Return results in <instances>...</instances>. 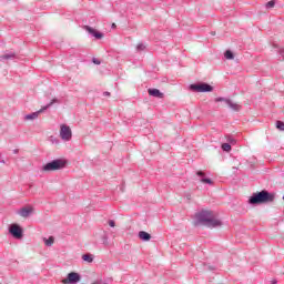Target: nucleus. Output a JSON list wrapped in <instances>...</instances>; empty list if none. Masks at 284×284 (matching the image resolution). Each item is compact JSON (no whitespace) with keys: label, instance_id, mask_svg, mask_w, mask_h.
Segmentation results:
<instances>
[{"label":"nucleus","instance_id":"f257e3e1","mask_svg":"<svg viewBox=\"0 0 284 284\" xmlns=\"http://www.w3.org/2000/svg\"><path fill=\"white\" fill-rule=\"evenodd\" d=\"M195 225H205V227H221L223 223L221 220L214 219L212 211H201L195 214Z\"/></svg>","mask_w":284,"mask_h":284},{"label":"nucleus","instance_id":"f03ea898","mask_svg":"<svg viewBox=\"0 0 284 284\" xmlns=\"http://www.w3.org/2000/svg\"><path fill=\"white\" fill-rule=\"evenodd\" d=\"M274 201V194H271L267 191H261L258 193H254L250 199V205H258V203H272Z\"/></svg>","mask_w":284,"mask_h":284},{"label":"nucleus","instance_id":"7ed1b4c3","mask_svg":"<svg viewBox=\"0 0 284 284\" xmlns=\"http://www.w3.org/2000/svg\"><path fill=\"white\" fill-rule=\"evenodd\" d=\"M68 165V161L63 159H55L42 166L43 172H57L58 170H63Z\"/></svg>","mask_w":284,"mask_h":284},{"label":"nucleus","instance_id":"20e7f679","mask_svg":"<svg viewBox=\"0 0 284 284\" xmlns=\"http://www.w3.org/2000/svg\"><path fill=\"white\" fill-rule=\"evenodd\" d=\"M54 103H59V100L57 98L52 99L49 104L42 106L39 111L27 114L24 116V120L26 121H34V119H39V114H41L42 112H45V110H48L49 108H52V105H54Z\"/></svg>","mask_w":284,"mask_h":284},{"label":"nucleus","instance_id":"39448f33","mask_svg":"<svg viewBox=\"0 0 284 284\" xmlns=\"http://www.w3.org/2000/svg\"><path fill=\"white\" fill-rule=\"evenodd\" d=\"M189 88L192 92H212L214 90V87L207 83L191 84Z\"/></svg>","mask_w":284,"mask_h":284},{"label":"nucleus","instance_id":"423d86ee","mask_svg":"<svg viewBox=\"0 0 284 284\" xmlns=\"http://www.w3.org/2000/svg\"><path fill=\"white\" fill-rule=\"evenodd\" d=\"M225 103L230 110H233V112H239L241 110V105L237 103H234L231 99L227 98H216L215 103Z\"/></svg>","mask_w":284,"mask_h":284},{"label":"nucleus","instance_id":"0eeeda50","mask_svg":"<svg viewBox=\"0 0 284 284\" xmlns=\"http://www.w3.org/2000/svg\"><path fill=\"white\" fill-rule=\"evenodd\" d=\"M60 136L62 141H71L72 140V129L67 124H61L60 126Z\"/></svg>","mask_w":284,"mask_h":284},{"label":"nucleus","instance_id":"6e6552de","mask_svg":"<svg viewBox=\"0 0 284 284\" xmlns=\"http://www.w3.org/2000/svg\"><path fill=\"white\" fill-rule=\"evenodd\" d=\"M9 233L13 239H23V229L19 224H11L9 227Z\"/></svg>","mask_w":284,"mask_h":284},{"label":"nucleus","instance_id":"1a4fd4ad","mask_svg":"<svg viewBox=\"0 0 284 284\" xmlns=\"http://www.w3.org/2000/svg\"><path fill=\"white\" fill-rule=\"evenodd\" d=\"M79 281H81V275H79V273L71 272L68 274V280H64L63 283L74 284L79 283Z\"/></svg>","mask_w":284,"mask_h":284},{"label":"nucleus","instance_id":"9d476101","mask_svg":"<svg viewBox=\"0 0 284 284\" xmlns=\"http://www.w3.org/2000/svg\"><path fill=\"white\" fill-rule=\"evenodd\" d=\"M85 30L95 39H103V33L97 31L95 29H92V27H85Z\"/></svg>","mask_w":284,"mask_h":284},{"label":"nucleus","instance_id":"9b49d317","mask_svg":"<svg viewBox=\"0 0 284 284\" xmlns=\"http://www.w3.org/2000/svg\"><path fill=\"white\" fill-rule=\"evenodd\" d=\"M148 93L150 97H154L155 99H163L164 94L159 89H149Z\"/></svg>","mask_w":284,"mask_h":284},{"label":"nucleus","instance_id":"f8f14e48","mask_svg":"<svg viewBox=\"0 0 284 284\" xmlns=\"http://www.w3.org/2000/svg\"><path fill=\"white\" fill-rule=\"evenodd\" d=\"M32 212H34V209L32 207H22L19 211L20 216H22V219H28V216H30V214H32Z\"/></svg>","mask_w":284,"mask_h":284},{"label":"nucleus","instance_id":"ddd939ff","mask_svg":"<svg viewBox=\"0 0 284 284\" xmlns=\"http://www.w3.org/2000/svg\"><path fill=\"white\" fill-rule=\"evenodd\" d=\"M139 239H141V241L148 242V241H150V239H152V235H150V233H148L145 231H140Z\"/></svg>","mask_w":284,"mask_h":284},{"label":"nucleus","instance_id":"4468645a","mask_svg":"<svg viewBox=\"0 0 284 284\" xmlns=\"http://www.w3.org/2000/svg\"><path fill=\"white\" fill-rule=\"evenodd\" d=\"M1 61H10V59H17V54L11 52V53H6L3 55H0Z\"/></svg>","mask_w":284,"mask_h":284},{"label":"nucleus","instance_id":"2eb2a0df","mask_svg":"<svg viewBox=\"0 0 284 284\" xmlns=\"http://www.w3.org/2000/svg\"><path fill=\"white\" fill-rule=\"evenodd\" d=\"M82 261H84L85 263H93L94 262V256L90 253L83 254L82 255Z\"/></svg>","mask_w":284,"mask_h":284},{"label":"nucleus","instance_id":"dca6fc26","mask_svg":"<svg viewBox=\"0 0 284 284\" xmlns=\"http://www.w3.org/2000/svg\"><path fill=\"white\" fill-rule=\"evenodd\" d=\"M44 244L47 245V247H51V245L54 244V237L50 236L49 239H43Z\"/></svg>","mask_w":284,"mask_h":284},{"label":"nucleus","instance_id":"f3484780","mask_svg":"<svg viewBox=\"0 0 284 284\" xmlns=\"http://www.w3.org/2000/svg\"><path fill=\"white\" fill-rule=\"evenodd\" d=\"M223 152H231L232 151V144L230 143H223L222 144Z\"/></svg>","mask_w":284,"mask_h":284},{"label":"nucleus","instance_id":"a211bd4d","mask_svg":"<svg viewBox=\"0 0 284 284\" xmlns=\"http://www.w3.org/2000/svg\"><path fill=\"white\" fill-rule=\"evenodd\" d=\"M226 141L230 145H236V139H234L232 135H227Z\"/></svg>","mask_w":284,"mask_h":284},{"label":"nucleus","instance_id":"6ab92c4d","mask_svg":"<svg viewBox=\"0 0 284 284\" xmlns=\"http://www.w3.org/2000/svg\"><path fill=\"white\" fill-rule=\"evenodd\" d=\"M274 6H276V2L274 0H271L268 1L266 4H265V8L267 10H272V8H274Z\"/></svg>","mask_w":284,"mask_h":284},{"label":"nucleus","instance_id":"aec40b11","mask_svg":"<svg viewBox=\"0 0 284 284\" xmlns=\"http://www.w3.org/2000/svg\"><path fill=\"white\" fill-rule=\"evenodd\" d=\"M225 59L232 60L234 59V53L230 50L225 51L224 53Z\"/></svg>","mask_w":284,"mask_h":284},{"label":"nucleus","instance_id":"412c9836","mask_svg":"<svg viewBox=\"0 0 284 284\" xmlns=\"http://www.w3.org/2000/svg\"><path fill=\"white\" fill-rule=\"evenodd\" d=\"M276 128H277V130H280L281 132H284V122H283V121H277V122H276Z\"/></svg>","mask_w":284,"mask_h":284},{"label":"nucleus","instance_id":"4be33fe9","mask_svg":"<svg viewBox=\"0 0 284 284\" xmlns=\"http://www.w3.org/2000/svg\"><path fill=\"white\" fill-rule=\"evenodd\" d=\"M136 50H138V52H143V50H145V44L139 43V44L136 45Z\"/></svg>","mask_w":284,"mask_h":284},{"label":"nucleus","instance_id":"5701e85b","mask_svg":"<svg viewBox=\"0 0 284 284\" xmlns=\"http://www.w3.org/2000/svg\"><path fill=\"white\" fill-rule=\"evenodd\" d=\"M201 183H207V185H212V180H210L207 178H202Z\"/></svg>","mask_w":284,"mask_h":284},{"label":"nucleus","instance_id":"b1692460","mask_svg":"<svg viewBox=\"0 0 284 284\" xmlns=\"http://www.w3.org/2000/svg\"><path fill=\"white\" fill-rule=\"evenodd\" d=\"M92 62L95 64V65H101V61L97 58H93L92 59Z\"/></svg>","mask_w":284,"mask_h":284},{"label":"nucleus","instance_id":"393cba45","mask_svg":"<svg viewBox=\"0 0 284 284\" xmlns=\"http://www.w3.org/2000/svg\"><path fill=\"white\" fill-rule=\"evenodd\" d=\"M102 243L103 245H108V235L102 236Z\"/></svg>","mask_w":284,"mask_h":284},{"label":"nucleus","instance_id":"a878e982","mask_svg":"<svg viewBox=\"0 0 284 284\" xmlns=\"http://www.w3.org/2000/svg\"><path fill=\"white\" fill-rule=\"evenodd\" d=\"M51 142L54 143L55 145H59V143H60L59 139L52 138V136H51Z\"/></svg>","mask_w":284,"mask_h":284},{"label":"nucleus","instance_id":"bb28decb","mask_svg":"<svg viewBox=\"0 0 284 284\" xmlns=\"http://www.w3.org/2000/svg\"><path fill=\"white\" fill-rule=\"evenodd\" d=\"M278 54L282 57V61H284V49H280Z\"/></svg>","mask_w":284,"mask_h":284},{"label":"nucleus","instance_id":"cd10ccee","mask_svg":"<svg viewBox=\"0 0 284 284\" xmlns=\"http://www.w3.org/2000/svg\"><path fill=\"white\" fill-rule=\"evenodd\" d=\"M109 225H110V227H114L116 224L114 223V220H110Z\"/></svg>","mask_w":284,"mask_h":284},{"label":"nucleus","instance_id":"c85d7f7f","mask_svg":"<svg viewBox=\"0 0 284 284\" xmlns=\"http://www.w3.org/2000/svg\"><path fill=\"white\" fill-rule=\"evenodd\" d=\"M196 174L197 176H202V178L205 176V173L203 171H197Z\"/></svg>","mask_w":284,"mask_h":284},{"label":"nucleus","instance_id":"c756f323","mask_svg":"<svg viewBox=\"0 0 284 284\" xmlns=\"http://www.w3.org/2000/svg\"><path fill=\"white\" fill-rule=\"evenodd\" d=\"M103 97H110V92L105 91V92L103 93Z\"/></svg>","mask_w":284,"mask_h":284},{"label":"nucleus","instance_id":"7c9ffc66","mask_svg":"<svg viewBox=\"0 0 284 284\" xmlns=\"http://www.w3.org/2000/svg\"><path fill=\"white\" fill-rule=\"evenodd\" d=\"M13 154H19V149H14Z\"/></svg>","mask_w":284,"mask_h":284},{"label":"nucleus","instance_id":"2f4dec72","mask_svg":"<svg viewBox=\"0 0 284 284\" xmlns=\"http://www.w3.org/2000/svg\"><path fill=\"white\" fill-rule=\"evenodd\" d=\"M272 284H276L277 283V281L276 280H272V282H271Z\"/></svg>","mask_w":284,"mask_h":284},{"label":"nucleus","instance_id":"473e14b6","mask_svg":"<svg viewBox=\"0 0 284 284\" xmlns=\"http://www.w3.org/2000/svg\"><path fill=\"white\" fill-rule=\"evenodd\" d=\"M0 163H3V164H6V160H1V161H0Z\"/></svg>","mask_w":284,"mask_h":284},{"label":"nucleus","instance_id":"72a5a7b5","mask_svg":"<svg viewBox=\"0 0 284 284\" xmlns=\"http://www.w3.org/2000/svg\"><path fill=\"white\" fill-rule=\"evenodd\" d=\"M112 28H116V24H115V23H113V24H112Z\"/></svg>","mask_w":284,"mask_h":284}]
</instances>
